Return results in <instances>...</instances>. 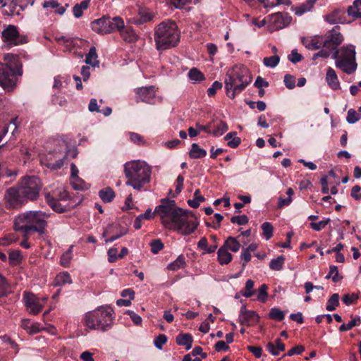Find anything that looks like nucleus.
<instances>
[{
    "label": "nucleus",
    "mask_w": 361,
    "mask_h": 361,
    "mask_svg": "<svg viewBox=\"0 0 361 361\" xmlns=\"http://www.w3.org/2000/svg\"><path fill=\"white\" fill-rule=\"evenodd\" d=\"M355 47L353 44L343 46L335 50L332 54V59H335V66L346 74L350 75L357 69L355 58Z\"/></svg>",
    "instance_id": "nucleus-7"
},
{
    "label": "nucleus",
    "mask_w": 361,
    "mask_h": 361,
    "mask_svg": "<svg viewBox=\"0 0 361 361\" xmlns=\"http://www.w3.org/2000/svg\"><path fill=\"white\" fill-rule=\"evenodd\" d=\"M361 324V319L359 316H357L354 318H352V319L347 324H343L339 326V331H345L348 330H350L355 326H359Z\"/></svg>",
    "instance_id": "nucleus-42"
},
{
    "label": "nucleus",
    "mask_w": 361,
    "mask_h": 361,
    "mask_svg": "<svg viewBox=\"0 0 361 361\" xmlns=\"http://www.w3.org/2000/svg\"><path fill=\"white\" fill-rule=\"evenodd\" d=\"M49 215L41 211H27L15 218L14 224L20 226V229H32L33 232L43 235L46 232L47 219Z\"/></svg>",
    "instance_id": "nucleus-6"
},
{
    "label": "nucleus",
    "mask_w": 361,
    "mask_h": 361,
    "mask_svg": "<svg viewBox=\"0 0 361 361\" xmlns=\"http://www.w3.org/2000/svg\"><path fill=\"white\" fill-rule=\"evenodd\" d=\"M73 247V246L71 245L61 257L60 263L64 267H68L70 264V262L72 259Z\"/></svg>",
    "instance_id": "nucleus-47"
},
{
    "label": "nucleus",
    "mask_w": 361,
    "mask_h": 361,
    "mask_svg": "<svg viewBox=\"0 0 361 361\" xmlns=\"http://www.w3.org/2000/svg\"><path fill=\"white\" fill-rule=\"evenodd\" d=\"M339 305V295L334 293L327 301L326 310L328 311H334Z\"/></svg>",
    "instance_id": "nucleus-41"
},
{
    "label": "nucleus",
    "mask_w": 361,
    "mask_h": 361,
    "mask_svg": "<svg viewBox=\"0 0 361 361\" xmlns=\"http://www.w3.org/2000/svg\"><path fill=\"white\" fill-rule=\"evenodd\" d=\"M302 42L310 50H316L322 47L325 48V41L322 36L304 37L302 39Z\"/></svg>",
    "instance_id": "nucleus-16"
},
{
    "label": "nucleus",
    "mask_w": 361,
    "mask_h": 361,
    "mask_svg": "<svg viewBox=\"0 0 361 361\" xmlns=\"http://www.w3.org/2000/svg\"><path fill=\"white\" fill-rule=\"evenodd\" d=\"M207 155V151L200 148L197 143H192L189 152V156L192 159H200Z\"/></svg>",
    "instance_id": "nucleus-29"
},
{
    "label": "nucleus",
    "mask_w": 361,
    "mask_h": 361,
    "mask_svg": "<svg viewBox=\"0 0 361 361\" xmlns=\"http://www.w3.org/2000/svg\"><path fill=\"white\" fill-rule=\"evenodd\" d=\"M325 20L330 24H344L349 22L346 19L345 11L341 9H336L326 15Z\"/></svg>",
    "instance_id": "nucleus-18"
},
{
    "label": "nucleus",
    "mask_w": 361,
    "mask_h": 361,
    "mask_svg": "<svg viewBox=\"0 0 361 361\" xmlns=\"http://www.w3.org/2000/svg\"><path fill=\"white\" fill-rule=\"evenodd\" d=\"M85 63L93 67L98 66L99 61L97 60V50L94 47L90 49V51L85 58Z\"/></svg>",
    "instance_id": "nucleus-34"
},
{
    "label": "nucleus",
    "mask_w": 361,
    "mask_h": 361,
    "mask_svg": "<svg viewBox=\"0 0 361 361\" xmlns=\"http://www.w3.org/2000/svg\"><path fill=\"white\" fill-rule=\"evenodd\" d=\"M255 283L252 279H248L245 286V291L242 293V295L245 298H250L254 294V287Z\"/></svg>",
    "instance_id": "nucleus-50"
},
{
    "label": "nucleus",
    "mask_w": 361,
    "mask_h": 361,
    "mask_svg": "<svg viewBox=\"0 0 361 361\" xmlns=\"http://www.w3.org/2000/svg\"><path fill=\"white\" fill-rule=\"evenodd\" d=\"M222 87V83L219 81H215L213 82L212 85L208 88L207 94L209 97H213L216 90H220Z\"/></svg>",
    "instance_id": "nucleus-61"
},
{
    "label": "nucleus",
    "mask_w": 361,
    "mask_h": 361,
    "mask_svg": "<svg viewBox=\"0 0 361 361\" xmlns=\"http://www.w3.org/2000/svg\"><path fill=\"white\" fill-rule=\"evenodd\" d=\"M263 235L266 240H269L273 235V226L269 222H264L262 224Z\"/></svg>",
    "instance_id": "nucleus-51"
},
{
    "label": "nucleus",
    "mask_w": 361,
    "mask_h": 361,
    "mask_svg": "<svg viewBox=\"0 0 361 361\" xmlns=\"http://www.w3.org/2000/svg\"><path fill=\"white\" fill-rule=\"evenodd\" d=\"M129 136H130V140L133 142H134L135 144L143 145L145 143V141H144L142 137L136 133L130 132V133H129Z\"/></svg>",
    "instance_id": "nucleus-64"
},
{
    "label": "nucleus",
    "mask_w": 361,
    "mask_h": 361,
    "mask_svg": "<svg viewBox=\"0 0 361 361\" xmlns=\"http://www.w3.org/2000/svg\"><path fill=\"white\" fill-rule=\"evenodd\" d=\"M45 198L47 203L54 211L59 213H63L66 211V209L61 205V204L54 199L50 194H47Z\"/></svg>",
    "instance_id": "nucleus-31"
},
{
    "label": "nucleus",
    "mask_w": 361,
    "mask_h": 361,
    "mask_svg": "<svg viewBox=\"0 0 361 361\" xmlns=\"http://www.w3.org/2000/svg\"><path fill=\"white\" fill-rule=\"evenodd\" d=\"M24 300L30 313L37 314L42 311V305L39 303L38 298L34 294L25 293Z\"/></svg>",
    "instance_id": "nucleus-15"
},
{
    "label": "nucleus",
    "mask_w": 361,
    "mask_h": 361,
    "mask_svg": "<svg viewBox=\"0 0 361 361\" xmlns=\"http://www.w3.org/2000/svg\"><path fill=\"white\" fill-rule=\"evenodd\" d=\"M347 13L353 18H361V0H355L353 5L348 7Z\"/></svg>",
    "instance_id": "nucleus-23"
},
{
    "label": "nucleus",
    "mask_w": 361,
    "mask_h": 361,
    "mask_svg": "<svg viewBox=\"0 0 361 361\" xmlns=\"http://www.w3.org/2000/svg\"><path fill=\"white\" fill-rule=\"evenodd\" d=\"M283 82L286 87L290 90L293 89L295 86V78L289 74L284 76Z\"/></svg>",
    "instance_id": "nucleus-63"
},
{
    "label": "nucleus",
    "mask_w": 361,
    "mask_h": 361,
    "mask_svg": "<svg viewBox=\"0 0 361 361\" xmlns=\"http://www.w3.org/2000/svg\"><path fill=\"white\" fill-rule=\"evenodd\" d=\"M187 214V210L178 207L174 200L168 198L162 199L154 211V214L160 218L164 227L183 235L194 233L199 225L197 220L190 219Z\"/></svg>",
    "instance_id": "nucleus-1"
},
{
    "label": "nucleus",
    "mask_w": 361,
    "mask_h": 361,
    "mask_svg": "<svg viewBox=\"0 0 361 361\" xmlns=\"http://www.w3.org/2000/svg\"><path fill=\"white\" fill-rule=\"evenodd\" d=\"M285 257L283 255L271 260L269 263V268L274 271H280L283 269Z\"/></svg>",
    "instance_id": "nucleus-40"
},
{
    "label": "nucleus",
    "mask_w": 361,
    "mask_h": 361,
    "mask_svg": "<svg viewBox=\"0 0 361 361\" xmlns=\"http://www.w3.org/2000/svg\"><path fill=\"white\" fill-rule=\"evenodd\" d=\"M213 125L214 123L211 122L205 126L201 125L200 123H196L195 127L197 128L198 133L204 131L207 133L211 134Z\"/></svg>",
    "instance_id": "nucleus-62"
},
{
    "label": "nucleus",
    "mask_w": 361,
    "mask_h": 361,
    "mask_svg": "<svg viewBox=\"0 0 361 361\" xmlns=\"http://www.w3.org/2000/svg\"><path fill=\"white\" fill-rule=\"evenodd\" d=\"M93 31L99 34H108L124 27V22L120 17H103L91 24Z\"/></svg>",
    "instance_id": "nucleus-8"
},
{
    "label": "nucleus",
    "mask_w": 361,
    "mask_h": 361,
    "mask_svg": "<svg viewBox=\"0 0 361 361\" xmlns=\"http://www.w3.org/2000/svg\"><path fill=\"white\" fill-rule=\"evenodd\" d=\"M211 123H214L211 134L215 137L222 135L228 130V124L224 121H213Z\"/></svg>",
    "instance_id": "nucleus-22"
},
{
    "label": "nucleus",
    "mask_w": 361,
    "mask_h": 361,
    "mask_svg": "<svg viewBox=\"0 0 361 361\" xmlns=\"http://www.w3.org/2000/svg\"><path fill=\"white\" fill-rule=\"evenodd\" d=\"M274 17L277 18L282 22L281 24H277L276 30L282 29L284 27L288 26L292 20L291 16L288 13L282 14L281 13H274Z\"/></svg>",
    "instance_id": "nucleus-37"
},
{
    "label": "nucleus",
    "mask_w": 361,
    "mask_h": 361,
    "mask_svg": "<svg viewBox=\"0 0 361 361\" xmlns=\"http://www.w3.org/2000/svg\"><path fill=\"white\" fill-rule=\"evenodd\" d=\"M326 80L328 85L334 90L340 89V82L336 71L331 67L326 71Z\"/></svg>",
    "instance_id": "nucleus-20"
},
{
    "label": "nucleus",
    "mask_w": 361,
    "mask_h": 361,
    "mask_svg": "<svg viewBox=\"0 0 361 361\" xmlns=\"http://www.w3.org/2000/svg\"><path fill=\"white\" fill-rule=\"evenodd\" d=\"M222 247H225L228 251L231 250L233 252H237L240 250L241 245L235 238L230 236L224 241Z\"/></svg>",
    "instance_id": "nucleus-24"
},
{
    "label": "nucleus",
    "mask_w": 361,
    "mask_h": 361,
    "mask_svg": "<svg viewBox=\"0 0 361 361\" xmlns=\"http://www.w3.org/2000/svg\"><path fill=\"white\" fill-rule=\"evenodd\" d=\"M154 40L158 50H166L176 46L180 40V32L174 21L160 23L154 30Z\"/></svg>",
    "instance_id": "nucleus-5"
},
{
    "label": "nucleus",
    "mask_w": 361,
    "mask_h": 361,
    "mask_svg": "<svg viewBox=\"0 0 361 361\" xmlns=\"http://www.w3.org/2000/svg\"><path fill=\"white\" fill-rule=\"evenodd\" d=\"M286 194L288 195V197L286 199L282 198L281 197L279 198L278 207L280 209L285 206H288L291 203L292 196L294 194V191L291 188H289L287 190Z\"/></svg>",
    "instance_id": "nucleus-46"
},
{
    "label": "nucleus",
    "mask_w": 361,
    "mask_h": 361,
    "mask_svg": "<svg viewBox=\"0 0 361 361\" xmlns=\"http://www.w3.org/2000/svg\"><path fill=\"white\" fill-rule=\"evenodd\" d=\"M317 0H307L306 4H303L301 6L297 7L295 9V13L297 16H302L305 13L310 11L311 8L313 7L314 4Z\"/></svg>",
    "instance_id": "nucleus-39"
},
{
    "label": "nucleus",
    "mask_w": 361,
    "mask_h": 361,
    "mask_svg": "<svg viewBox=\"0 0 361 361\" xmlns=\"http://www.w3.org/2000/svg\"><path fill=\"white\" fill-rule=\"evenodd\" d=\"M248 69L243 65L234 66L226 75L224 84L227 96L234 99L252 82Z\"/></svg>",
    "instance_id": "nucleus-2"
},
{
    "label": "nucleus",
    "mask_w": 361,
    "mask_h": 361,
    "mask_svg": "<svg viewBox=\"0 0 361 361\" xmlns=\"http://www.w3.org/2000/svg\"><path fill=\"white\" fill-rule=\"evenodd\" d=\"M280 61V57L275 54L269 57H264L263 59V63L266 67L274 68H275Z\"/></svg>",
    "instance_id": "nucleus-44"
},
{
    "label": "nucleus",
    "mask_w": 361,
    "mask_h": 361,
    "mask_svg": "<svg viewBox=\"0 0 361 361\" xmlns=\"http://www.w3.org/2000/svg\"><path fill=\"white\" fill-rule=\"evenodd\" d=\"M361 118L360 114L355 110L350 109L348 111L346 121L350 124H353L358 121Z\"/></svg>",
    "instance_id": "nucleus-49"
},
{
    "label": "nucleus",
    "mask_w": 361,
    "mask_h": 361,
    "mask_svg": "<svg viewBox=\"0 0 361 361\" xmlns=\"http://www.w3.org/2000/svg\"><path fill=\"white\" fill-rule=\"evenodd\" d=\"M205 200V198L200 195V189H197L194 192V198L192 200H188V204L190 207L192 208H197L200 202H202Z\"/></svg>",
    "instance_id": "nucleus-38"
},
{
    "label": "nucleus",
    "mask_w": 361,
    "mask_h": 361,
    "mask_svg": "<svg viewBox=\"0 0 361 361\" xmlns=\"http://www.w3.org/2000/svg\"><path fill=\"white\" fill-rule=\"evenodd\" d=\"M325 278L327 279L331 278L334 283H337L343 279L338 273V267L335 265L329 267V271Z\"/></svg>",
    "instance_id": "nucleus-43"
},
{
    "label": "nucleus",
    "mask_w": 361,
    "mask_h": 361,
    "mask_svg": "<svg viewBox=\"0 0 361 361\" xmlns=\"http://www.w3.org/2000/svg\"><path fill=\"white\" fill-rule=\"evenodd\" d=\"M217 254L218 261L221 265L228 264L232 260V255L222 246L219 249Z\"/></svg>",
    "instance_id": "nucleus-26"
},
{
    "label": "nucleus",
    "mask_w": 361,
    "mask_h": 361,
    "mask_svg": "<svg viewBox=\"0 0 361 361\" xmlns=\"http://www.w3.org/2000/svg\"><path fill=\"white\" fill-rule=\"evenodd\" d=\"M268 286L266 284H262L258 288L257 294V300L262 302H265L267 301L268 293H267Z\"/></svg>",
    "instance_id": "nucleus-48"
},
{
    "label": "nucleus",
    "mask_w": 361,
    "mask_h": 361,
    "mask_svg": "<svg viewBox=\"0 0 361 361\" xmlns=\"http://www.w3.org/2000/svg\"><path fill=\"white\" fill-rule=\"evenodd\" d=\"M333 52H334L333 49H331L329 48H324L323 47L322 49H321L318 52L314 54V55L312 56V59L315 60L319 57L326 59V58L329 57L330 56H332Z\"/></svg>",
    "instance_id": "nucleus-52"
},
{
    "label": "nucleus",
    "mask_w": 361,
    "mask_h": 361,
    "mask_svg": "<svg viewBox=\"0 0 361 361\" xmlns=\"http://www.w3.org/2000/svg\"><path fill=\"white\" fill-rule=\"evenodd\" d=\"M259 316L252 310H247L245 305H243L240 310L238 321L241 324L249 326L251 322H258Z\"/></svg>",
    "instance_id": "nucleus-14"
},
{
    "label": "nucleus",
    "mask_w": 361,
    "mask_h": 361,
    "mask_svg": "<svg viewBox=\"0 0 361 361\" xmlns=\"http://www.w3.org/2000/svg\"><path fill=\"white\" fill-rule=\"evenodd\" d=\"M66 158V155H63L62 157H59L56 161H50L47 166L49 168L56 170L61 169L63 165V161Z\"/></svg>",
    "instance_id": "nucleus-58"
},
{
    "label": "nucleus",
    "mask_w": 361,
    "mask_h": 361,
    "mask_svg": "<svg viewBox=\"0 0 361 361\" xmlns=\"http://www.w3.org/2000/svg\"><path fill=\"white\" fill-rule=\"evenodd\" d=\"M90 4V0H85L80 4H75L73 8V16L76 18L82 17L83 11L87 10Z\"/></svg>",
    "instance_id": "nucleus-27"
},
{
    "label": "nucleus",
    "mask_w": 361,
    "mask_h": 361,
    "mask_svg": "<svg viewBox=\"0 0 361 361\" xmlns=\"http://www.w3.org/2000/svg\"><path fill=\"white\" fill-rule=\"evenodd\" d=\"M54 282L56 286H61L65 284L71 283L72 280L70 274L68 272L64 271L56 275Z\"/></svg>",
    "instance_id": "nucleus-36"
},
{
    "label": "nucleus",
    "mask_w": 361,
    "mask_h": 361,
    "mask_svg": "<svg viewBox=\"0 0 361 361\" xmlns=\"http://www.w3.org/2000/svg\"><path fill=\"white\" fill-rule=\"evenodd\" d=\"M121 35L123 40L128 42H135L137 40V35L130 27L121 28Z\"/></svg>",
    "instance_id": "nucleus-30"
},
{
    "label": "nucleus",
    "mask_w": 361,
    "mask_h": 361,
    "mask_svg": "<svg viewBox=\"0 0 361 361\" xmlns=\"http://www.w3.org/2000/svg\"><path fill=\"white\" fill-rule=\"evenodd\" d=\"M330 222V219L327 218L323 219L317 223L312 222L310 223V227L314 231H319Z\"/></svg>",
    "instance_id": "nucleus-56"
},
{
    "label": "nucleus",
    "mask_w": 361,
    "mask_h": 361,
    "mask_svg": "<svg viewBox=\"0 0 361 361\" xmlns=\"http://www.w3.org/2000/svg\"><path fill=\"white\" fill-rule=\"evenodd\" d=\"M79 171L74 163L71 164V176L72 179L80 181L81 184H78L75 181H72L73 187L75 190H83L88 188L87 184L78 177Z\"/></svg>",
    "instance_id": "nucleus-19"
},
{
    "label": "nucleus",
    "mask_w": 361,
    "mask_h": 361,
    "mask_svg": "<svg viewBox=\"0 0 361 361\" xmlns=\"http://www.w3.org/2000/svg\"><path fill=\"white\" fill-rule=\"evenodd\" d=\"M99 196L104 202H111L115 197V192L110 187H106L99 190Z\"/></svg>",
    "instance_id": "nucleus-32"
},
{
    "label": "nucleus",
    "mask_w": 361,
    "mask_h": 361,
    "mask_svg": "<svg viewBox=\"0 0 361 361\" xmlns=\"http://www.w3.org/2000/svg\"><path fill=\"white\" fill-rule=\"evenodd\" d=\"M4 200L7 209H18L22 207L25 202L19 188L14 187L9 188L6 190Z\"/></svg>",
    "instance_id": "nucleus-11"
},
{
    "label": "nucleus",
    "mask_w": 361,
    "mask_h": 361,
    "mask_svg": "<svg viewBox=\"0 0 361 361\" xmlns=\"http://www.w3.org/2000/svg\"><path fill=\"white\" fill-rule=\"evenodd\" d=\"M248 217L245 214L232 216L231 221L239 226L245 225L248 223Z\"/></svg>",
    "instance_id": "nucleus-54"
},
{
    "label": "nucleus",
    "mask_w": 361,
    "mask_h": 361,
    "mask_svg": "<svg viewBox=\"0 0 361 361\" xmlns=\"http://www.w3.org/2000/svg\"><path fill=\"white\" fill-rule=\"evenodd\" d=\"M186 262L185 256L181 254L178 255L176 260L168 264L167 269L175 271L180 269L184 268Z\"/></svg>",
    "instance_id": "nucleus-25"
},
{
    "label": "nucleus",
    "mask_w": 361,
    "mask_h": 361,
    "mask_svg": "<svg viewBox=\"0 0 361 361\" xmlns=\"http://www.w3.org/2000/svg\"><path fill=\"white\" fill-rule=\"evenodd\" d=\"M18 188L25 200H35L39 197L42 184L37 177L27 176L21 180Z\"/></svg>",
    "instance_id": "nucleus-9"
},
{
    "label": "nucleus",
    "mask_w": 361,
    "mask_h": 361,
    "mask_svg": "<svg viewBox=\"0 0 361 361\" xmlns=\"http://www.w3.org/2000/svg\"><path fill=\"white\" fill-rule=\"evenodd\" d=\"M359 298V296L357 293L352 294H345L343 296L342 300L344 304L346 305H350L353 303L355 302Z\"/></svg>",
    "instance_id": "nucleus-55"
},
{
    "label": "nucleus",
    "mask_w": 361,
    "mask_h": 361,
    "mask_svg": "<svg viewBox=\"0 0 361 361\" xmlns=\"http://www.w3.org/2000/svg\"><path fill=\"white\" fill-rule=\"evenodd\" d=\"M151 252L153 254H157L164 248V243L159 239L154 240L150 243Z\"/></svg>",
    "instance_id": "nucleus-57"
},
{
    "label": "nucleus",
    "mask_w": 361,
    "mask_h": 361,
    "mask_svg": "<svg viewBox=\"0 0 361 361\" xmlns=\"http://www.w3.org/2000/svg\"><path fill=\"white\" fill-rule=\"evenodd\" d=\"M18 240V238L14 233H9L0 240V244L4 246H8Z\"/></svg>",
    "instance_id": "nucleus-53"
},
{
    "label": "nucleus",
    "mask_w": 361,
    "mask_h": 361,
    "mask_svg": "<svg viewBox=\"0 0 361 361\" xmlns=\"http://www.w3.org/2000/svg\"><path fill=\"white\" fill-rule=\"evenodd\" d=\"M325 48H329L335 50L338 49V47L343 41V37L339 32V27H333L329 32L326 38H324Z\"/></svg>",
    "instance_id": "nucleus-13"
},
{
    "label": "nucleus",
    "mask_w": 361,
    "mask_h": 361,
    "mask_svg": "<svg viewBox=\"0 0 361 361\" xmlns=\"http://www.w3.org/2000/svg\"><path fill=\"white\" fill-rule=\"evenodd\" d=\"M136 93L138 95L139 99L137 100L151 103L155 97V90L153 86L142 87L136 90Z\"/></svg>",
    "instance_id": "nucleus-17"
},
{
    "label": "nucleus",
    "mask_w": 361,
    "mask_h": 361,
    "mask_svg": "<svg viewBox=\"0 0 361 361\" xmlns=\"http://www.w3.org/2000/svg\"><path fill=\"white\" fill-rule=\"evenodd\" d=\"M0 85L4 89L11 90L16 85L15 72L11 66L0 63Z\"/></svg>",
    "instance_id": "nucleus-12"
},
{
    "label": "nucleus",
    "mask_w": 361,
    "mask_h": 361,
    "mask_svg": "<svg viewBox=\"0 0 361 361\" xmlns=\"http://www.w3.org/2000/svg\"><path fill=\"white\" fill-rule=\"evenodd\" d=\"M124 172L128 178L126 185L140 190L145 183L150 181L152 169L146 162L136 160L126 162Z\"/></svg>",
    "instance_id": "nucleus-3"
},
{
    "label": "nucleus",
    "mask_w": 361,
    "mask_h": 361,
    "mask_svg": "<svg viewBox=\"0 0 361 361\" xmlns=\"http://www.w3.org/2000/svg\"><path fill=\"white\" fill-rule=\"evenodd\" d=\"M188 76L195 83L200 82L205 79L204 74L197 68H191L188 73Z\"/></svg>",
    "instance_id": "nucleus-35"
},
{
    "label": "nucleus",
    "mask_w": 361,
    "mask_h": 361,
    "mask_svg": "<svg viewBox=\"0 0 361 361\" xmlns=\"http://www.w3.org/2000/svg\"><path fill=\"white\" fill-rule=\"evenodd\" d=\"M154 216V212L151 209H147L144 214L138 215L134 221V228L137 230L142 227V221L145 219H150Z\"/></svg>",
    "instance_id": "nucleus-28"
},
{
    "label": "nucleus",
    "mask_w": 361,
    "mask_h": 361,
    "mask_svg": "<svg viewBox=\"0 0 361 361\" xmlns=\"http://www.w3.org/2000/svg\"><path fill=\"white\" fill-rule=\"evenodd\" d=\"M114 320V310L109 305H104L86 313L84 325L91 330L106 331L112 327Z\"/></svg>",
    "instance_id": "nucleus-4"
},
{
    "label": "nucleus",
    "mask_w": 361,
    "mask_h": 361,
    "mask_svg": "<svg viewBox=\"0 0 361 361\" xmlns=\"http://www.w3.org/2000/svg\"><path fill=\"white\" fill-rule=\"evenodd\" d=\"M2 38L4 42L8 47L18 46L27 42V37L20 35L15 25H10L2 31Z\"/></svg>",
    "instance_id": "nucleus-10"
},
{
    "label": "nucleus",
    "mask_w": 361,
    "mask_h": 361,
    "mask_svg": "<svg viewBox=\"0 0 361 361\" xmlns=\"http://www.w3.org/2000/svg\"><path fill=\"white\" fill-rule=\"evenodd\" d=\"M224 140L227 141L228 146L232 148L237 147L241 142L240 138L237 136L235 132L227 133L224 137Z\"/></svg>",
    "instance_id": "nucleus-33"
},
{
    "label": "nucleus",
    "mask_w": 361,
    "mask_h": 361,
    "mask_svg": "<svg viewBox=\"0 0 361 361\" xmlns=\"http://www.w3.org/2000/svg\"><path fill=\"white\" fill-rule=\"evenodd\" d=\"M269 317L276 321H282L285 317V313L278 307H273L269 311Z\"/></svg>",
    "instance_id": "nucleus-45"
},
{
    "label": "nucleus",
    "mask_w": 361,
    "mask_h": 361,
    "mask_svg": "<svg viewBox=\"0 0 361 361\" xmlns=\"http://www.w3.org/2000/svg\"><path fill=\"white\" fill-rule=\"evenodd\" d=\"M176 342L178 345L184 346L186 350L191 349L193 338L190 334H180L176 338Z\"/></svg>",
    "instance_id": "nucleus-21"
},
{
    "label": "nucleus",
    "mask_w": 361,
    "mask_h": 361,
    "mask_svg": "<svg viewBox=\"0 0 361 361\" xmlns=\"http://www.w3.org/2000/svg\"><path fill=\"white\" fill-rule=\"evenodd\" d=\"M167 337L164 334H159L154 341V346L161 350L163 345L167 342Z\"/></svg>",
    "instance_id": "nucleus-59"
},
{
    "label": "nucleus",
    "mask_w": 361,
    "mask_h": 361,
    "mask_svg": "<svg viewBox=\"0 0 361 361\" xmlns=\"http://www.w3.org/2000/svg\"><path fill=\"white\" fill-rule=\"evenodd\" d=\"M288 59L293 63H297L301 61L303 57L298 52L297 49H293L290 54L288 56Z\"/></svg>",
    "instance_id": "nucleus-60"
}]
</instances>
